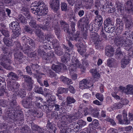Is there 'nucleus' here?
<instances>
[{
  "instance_id": "obj_20",
  "label": "nucleus",
  "mask_w": 133,
  "mask_h": 133,
  "mask_svg": "<svg viewBox=\"0 0 133 133\" xmlns=\"http://www.w3.org/2000/svg\"><path fill=\"white\" fill-rule=\"evenodd\" d=\"M89 81L87 79H83L79 82V88L82 89L89 88Z\"/></svg>"
},
{
  "instance_id": "obj_23",
  "label": "nucleus",
  "mask_w": 133,
  "mask_h": 133,
  "mask_svg": "<svg viewBox=\"0 0 133 133\" xmlns=\"http://www.w3.org/2000/svg\"><path fill=\"white\" fill-rule=\"evenodd\" d=\"M86 45L83 44L82 43H80L77 50L81 55H83L86 51Z\"/></svg>"
},
{
  "instance_id": "obj_14",
  "label": "nucleus",
  "mask_w": 133,
  "mask_h": 133,
  "mask_svg": "<svg viewBox=\"0 0 133 133\" xmlns=\"http://www.w3.org/2000/svg\"><path fill=\"white\" fill-rule=\"evenodd\" d=\"M119 88V91L126 94H133V85H132L128 84L126 87L120 86Z\"/></svg>"
},
{
  "instance_id": "obj_57",
  "label": "nucleus",
  "mask_w": 133,
  "mask_h": 133,
  "mask_svg": "<svg viewBox=\"0 0 133 133\" xmlns=\"http://www.w3.org/2000/svg\"><path fill=\"white\" fill-rule=\"evenodd\" d=\"M77 122L78 124L80 125L81 128L82 127H84L86 125V122L82 120L81 119L77 121Z\"/></svg>"
},
{
  "instance_id": "obj_45",
  "label": "nucleus",
  "mask_w": 133,
  "mask_h": 133,
  "mask_svg": "<svg viewBox=\"0 0 133 133\" xmlns=\"http://www.w3.org/2000/svg\"><path fill=\"white\" fill-rule=\"evenodd\" d=\"M115 61L114 59H109L107 61V64L110 67L114 65Z\"/></svg>"
},
{
  "instance_id": "obj_5",
  "label": "nucleus",
  "mask_w": 133,
  "mask_h": 133,
  "mask_svg": "<svg viewBox=\"0 0 133 133\" xmlns=\"http://www.w3.org/2000/svg\"><path fill=\"white\" fill-rule=\"evenodd\" d=\"M22 40L25 44H26L25 46L27 47L26 44L29 43L30 45L28 48H26L25 50H23V51L25 54H26L29 57H34L36 55V53L34 52H31V50H33L35 48V44L34 41L28 37L24 36L22 38Z\"/></svg>"
},
{
  "instance_id": "obj_30",
  "label": "nucleus",
  "mask_w": 133,
  "mask_h": 133,
  "mask_svg": "<svg viewBox=\"0 0 133 133\" xmlns=\"http://www.w3.org/2000/svg\"><path fill=\"white\" fill-rule=\"evenodd\" d=\"M39 74V75L37 76V75H36V74H34V77L36 78L37 82L40 84L41 86H42L43 85V83L41 81V79L42 77V76H41L42 75H44V74L41 73L39 72L38 74Z\"/></svg>"
},
{
  "instance_id": "obj_10",
  "label": "nucleus",
  "mask_w": 133,
  "mask_h": 133,
  "mask_svg": "<svg viewBox=\"0 0 133 133\" xmlns=\"http://www.w3.org/2000/svg\"><path fill=\"white\" fill-rule=\"evenodd\" d=\"M38 53V54L41 56L43 54V59L46 60L47 62L48 63L52 62V61H55L56 59L53 51H52L47 53L42 51L40 52L39 50Z\"/></svg>"
},
{
  "instance_id": "obj_60",
  "label": "nucleus",
  "mask_w": 133,
  "mask_h": 133,
  "mask_svg": "<svg viewBox=\"0 0 133 133\" xmlns=\"http://www.w3.org/2000/svg\"><path fill=\"white\" fill-rule=\"evenodd\" d=\"M104 23L105 25L104 26L109 25L110 24H112L111 23V21L109 18H107L104 21Z\"/></svg>"
},
{
  "instance_id": "obj_38",
  "label": "nucleus",
  "mask_w": 133,
  "mask_h": 133,
  "mask_svg": "<svg viewBox=\"0 0 133 133\" xmlns=\"http://www.w3.org/2000/svg\"><path fill=\"white\" fill-rule=\"evenodd\" d=\"M31 128L32 130L33 131H38L40 132L41 130V129L37 125L35 124L34 123L31 124Z\"/></svg>"
},
{
  "instance_id": "obj_43",
  "label": "nucleus",
  "mask_w": 133,
  "mask_h": 133,
  "mask_svg": "<svg viewBox=\"0 0 133 133\" xmlns=\"http://www.w3.org/2000/svg\"><path fill=\"white\" fill-rule=\"evenodd\" d=\"M49 72L47 73V75L50 77H54L55 79H57L58 78V77L56 76V75L55 73L52 71L51 70H48Z\"/></svg>"
},
{
  "instance_id": "obj_61",
  "label": "nucleus",
  "mask_w": 133,
  "mask_h": 133,
  "mask_svg": "<svg viewBox=\"0 0 133 133\" xmlns=\"http://www.w3.org/2000/svg\"><path fill=\"white\" fill-rule=\"evenodd\" d=\"M130 121L127 118H125L122 121L121 123V124L127 125L130 123Z\"/></svg>"
},
{
  "instance_id": "obj_25",
  "label": "nucleus",
  "mask_w": 133,
  "mask_h": 133,
  "mask_svg": "<svg viewBox=\"0 0 133 133\" xmlns=\"http://www.w3.org/2000/svg\"><path fill=\"white\" fill-rule=\"evenodd\" d=\"M104 28L106 31L108 33H112L115 31L114 26L112 24L107 25Z\"/></svg>"
},
{
  "instance_id": "obj_27",
  "label": "nucleus",
  "mask_w": 133,
  "mask_h": 133,
  "mask_svg": "<svg viewBox=\"0 0 133 133\" xmlns=\"http://www.w3.org/2000/svg\"><path fill=\"white\" fill-rule=\"evenodd\" d=\"M60 80L63 83L66 84H72V82L71 79L66 77H65L61 76L60 78Z\"/></svg>"
},
{
  "instance_id": "obj_64",
  "label": "nucleus",
  "mask_w": 133,
  "mask_h": 133,
  "mask_svg": "<svg viewBox=\"0 0 133 133\" xmlns=\"http://www.w3.org/2000/svg\"><path fill=\"white\" fill-rule=\"evenodd\" d=\"M107 133H117L116 129L111 128L108 131Z\"/></svg>"
},
{
  "instance_id": "obj_62",
  "label": "nucleus",
  "mask_w": 133,
  "mask_h": 133,
  "mask_svg": "<svg viewBox=\"0 0 133 133\" xmlns=\"http://www.w3.org/2000/svg\"><path fill=\"white\" fill-rule=\"evenodd\" d=\"M2 33L4 36H5V37H8L9 36V32L6 30H2Z\"/></svg>"
},
{
  "instance_id": "obj_40",
  "label": "nucleus",
  "mask_w": 133,
  "mask_h": 133,
  "mask_svg": "<svg viewBox=\"0 0 133 133\" xmlns=\"http://www.w3.org/2000/svg\"><path fill=\"white\" fill-rule=\"evenodd\" d=\"M68 91V90L67 88H59L57 90V93L59 94H62L63 93H67Z\"/></svg>"
},
{
  "instance_id": "obj_39",
  "label": "nucleus",
  "mask_w": 133,
  "mask_h": 133,
  "mask_svg": "<svg viewBox=\"0 0 133 133\" xmlns=\"http://www.w3.org/2000/svg\"><path fill=\"white\" fill-rule=\"evenodd\" d=\"M88 133H97V131L96 130V128L95 126L89 127L87 129Z\"/></svg>"
},
{
  "instance_id": "obj_48",
  "label": "nucleus",
  "mask_w": 133,
  "mask_h": 133,
  "mask_svg": "<svg viewBox=\"0 0 133 133\" xmlns=\"http://www.w3.org/2000/svg\"><path fill=\"white\" fill-rule=\"evenodd\" d=\"M36 101L35 102V104L37 107H39L40 105V102L42 101L43 99L39 97H36Z\"/></svg>"
},
{
  "instance_id": "obj_49",
  "label": "nucleus",
  "mask_w": 133,
  "mask_h": 133,
  "mask_svg": "<svg viewBox=\"0 0 133 133\" xmlns=\"http://www.w3.org/2000/svg\"><path fill=\"white\" fill-rule=\"evenodd\" d=\"M7 77L11 78H16L17 77L16 74L12 72H9L7 75Z\"/></svg>"
},
{
  "instance_id": "obj_32",
  "label": "nucleus",
  "mask_w": 133,
  "mask_h": 133,
  "mask_svg": "<svg viewBox=\"0 0 133 133\" xmlns=\"http://www.w3.org/2000/svg\"><path fill=\"white\" fill-rule=\"evenodd\" d=\"M32 112L33 114V115L35 117H36L38 118H39L41 117L42 116V114L37 111L36 109L32 110Z\"/></svg>"
},
{
  "instance_id": "obj_33",
  "label": "nucleus",
  "mask_w": 133,
  "mask_h": 133,
  "mask_svg": "<svg viewBox=\"0 0 133 133\" xmlns=\"http://www.w3.org/2000/svg\"><path fill=\"white\" fill-rule=\"evenodd\" d=\"M66 105L68 106L69 105L75 102L76 100L72 97L68 96L66 98Z\"/></svg>"
},
{
  "instance_id": "obj_12",
  "label": "nucleus",
  "mask_w": 133,
  "mask_h": 133,
  "mask_svg": "<svg viewBox=\"0 0 133 133\" xmlns=\"http://www.w3.org/2000/svg\"><path fill=\"white\" fill-rule=\"evenodd\" d=\"M18 45L16 46L17 48L14 50V56L15 59L18 61L19 63L22 62L26 59V57L23 56L22 54L20 51V44L19 42L17 43Z\"/></svg>"
},
{
  "instance_id": "obj_35",
  "label": "nucleus",
  "mask_w": 133,
  "mask_h": 133,
  "mask_svg": "<svg viewBox=\"0 0 133 133\" xmlns=\"http://www.w3.org/2000/svg\"><path fill=\"white\" fill-rule=\"evenodd\" d=\"M52 69L56 72H59L61 71L62 69L60 65H57L54 64H53L52 66Z\"/></svg>"
},
{
  "instance_id": "obj_47",
  "label": "nucleus",
  "mask_w": 133,
  "mask_h": 133,
  "mask_svg": "<svg viewBox=\"0 0 133 133\" xmlns=\"http://www.w3.org/2000/svg\"><path fill=\"white\" fill-rule=\"evenodd\" d=\"M12 37L14 38H16L18 37L20 35L21 30L19 29L18 30H13L12 31Z\"/></svg>"
},
{
  "instance_id": "obj_15",
  "label": "nucleus",
  "mask_w": 133,
  "mask_h": 133,
  "mask_svg": "<svg viewBox=\"0 0 133 133\" xmlns=\"http://www.w3.org/2000/svg\"><path fill=\"white\" fill-rule=\"evenodd\" d=\"M18 72L19 73L20 75L23 76L24 80L29 84L28 90L30 91L32 88V86L34 83V81L32 80L31 77L28 75H23L22 73L20 70H18Z\"/></svg>"
},
{
  "instance_id": "obj_3",
  "label": "nucleus",
  "mask_w": 133,
  "mask_h": 133,
  "mask_svg": "<svg viewBox=\"0 0 133 133\" xmlns=\"http://www.w3.org/2000/svg\"><path fill=\"white\" fill-rule=\"evenodd\" d=\"M31 11L33 14L38 15H46L48 8L43 1H36L31 4Z\"/></svg>"
},
{
  "instance_id": "obj_16",
  "label": "nucleus",
  "mask_w": 133,
  "mask_h": 133,
  "mask_svg": "<svg viewBox=\"0 0 133 133\" xmlns=\"http://www.w3.org/2000/svg\"><path fill=\"white\" fill-rule=\"evenodd\" d=\"M50 4L51 8L56 12L59 9V2L57 0H51Z\"/></svg>"
},
{
  "instance_id": "obj_13",
  "label": "nucleus",
  "mask_w": 133,
  "mask_h": 133,
  "mask_svg": "<svg viewBox=\"0 0 133 133\" xmlns=\"http://www.w3.org/2000/svg\"><path fill=\"white\" fill-rule=\"evenodd\" d=\"M70 65L68 68L70 74H72V72L75 71L77 68H81L82 67L78 59L74 56L72 57Z\"/></svg>"
},
{
  "instance_id": "obj_42",
  "label": "nucleus",
  "mask_w": 133,
  "mask_h": 133,
  "mask_svg": "<svg viewBox=\"0 0 133 133\" xmlns=\"http://www.w3.org/2000/svg\"><path fill=\"white\" fill-rule=\"evenodd\" d=\"M122 104L120 103H117L114 104L112 106L113 109H116L121 108L123 107Z\"/></svg>"
},
{
  "instance_id": "obj_4",
  "label": "nucleus",
  "mask_w": 133,
  "mask_h": 133,
  "mask_svg": "<svg viewBox=\"0 0 133 133\" xmlns=\"http://www.w3.org/2000/svg\"><path fill=\"white\" fill-rule=\"evenodd\" d=\"M35 34L39 38V41L43 43H45L47 42L46 41L48 42H52V44L54 46H56L58 44V41L55 39H54V35L51 33L48 34L47 35H44L39 29L37 30Z\"/></svg>"
},
{
  "instance_id": "obj_50",
  "label": "nucleus",
  "mask_w": 133,
  "mask_h": 133,
  "mask_svg": "<svg viewBox=\"0 0 133 133\" xmlns=\"http://www.w3.org/2000/svg\"><path fill=\"white\" fill-rule=\"evenodd\" d=\"M29 24L30 26L34 28H36L38 26L36 24V21L34 19L30 21Z\"/></svg>"
},
{
  "instance_id": "obj_24",
  "label": "nucleus",
  "mask_w": 133,
  "mask_h": 133,
  "mask_svg": "<svg viewBox=\"0 0 133 133\" xmlns=\"http://www.w3.org/2000/svg\"><path fill=\"white\" fill-rule=\"evenodd\" d=\"M126 10L129 13L133 14V4L130 1H128Z\"/></svg>"
},
{
  "instance_id": "obj_18",
  "label": "nucleus",
  "mask_w": 133,
  "mask_h": 133,
  "mask_svg": "<svg viewBox=\"0 0 133 133\" xmlns=\"http://www.w3.org/2000/svg\"><path fill=\"white\" fill-rule=\"evenodd\" d=\"M63 47L65 50L66 52L65 53V55L63 56L61 58V60L62 62L65 63L69 61L70 59V56L67 52H69V49L68 47H66L64 45H63Z\"/></svg>"
},
{
  "instance_id": "obj_7",
  "label": "nucleus",
  "mask_w": 133,
  "mask_h": 133,
  "mask_svg": "<svg viewBox=\"0 0 133 133\" xmlns=\"http://www.w3.org/2000/svg\"><path fill=\"white\" fill-rule=\"evenodd\" d=\"M4 51V54H2L1 56L0 60L2 61L0 64L6 69L11 70L12 68L10 65L11 63V60L10 58L8 57L9 53L8 52Z\"/></svg>"
},
{
  "instance_id": "obj_31",
  "label": "nucleus",
  "mask_w": 133,
  "mask_h": 133,
  "mask_svg": "<svg viewBox=\"0 0 133 133\" xmlns=\"http://www.w3.org/2000/svg\"><path fill=\"white\" fill-rule=\"evenodd\" d=\"M21 131L24 133H30L31 132L30 128L26 125L22 127Z\"/></svg>"
},
{
  "instance_id": "obj_53",
  "label": "nucleus",
  "mask_w": 133,
  "mask_h": 133,
  "mask_svg": "<svg viewBox=\"0 0 133 133\" xmlns=\"http://www.w3.org/2000/svg\"><path fill=\"white\" fill-rule=\"evenodd\" d=\"M99 124L98 121L96 119L94 120L89 125V126L92 127V126H95L97 127L98 126Z\"/></svg>"
},
{
  "instance_id": "obj_19",
  "label": "nucleus",
  "mask_w": 133,
  "mask_h": 133,
  "mask_svg": "<svg viewBox=\"0 0 133 133\" xmlns=\"http://www.w3.org/2000/svg\"><path fill=\"white\" fill-rule=\"evenodd\" d=\"M12 1L10 0H0V6L3 5V3H11ZM4 11L0 6V19L1 20L2 18L5 15Z\"/></svg>"
},
{
  "instance_id": "obj_26",
  "label": "nucleus",
  "mask_w": 133,
  "mask_h": 133,
  "mask_svg": "<svg viewBox=\"0 0 133 133\" xmlns=\"http://www.w3.org/2000/svg\"><path fill=\"white\" fill-rule=\"evenodd\" d=\"M129 59L127 57H124L123 59H122L121 62V67L123 68H125L127 65L129 63Z\"/></svg>"
},
{
  "instance_id": "obj_58",
  "label": "nucleus",
  "mask_w": 133,
  "mask_h": 133,
  "mask_svg": "<svg viewBox=\"0 0 133 133\" xmlns=\"http://www.w3.org/2000/svg\"><path fill=\"white\" fill-rule=\"evenodd\" d=\"M61 9L62 11H66L67 10V5L65 3H61Z\"/></svg>"
},
{
  "instance_id": "obj_41",
  "label": "nucleus",
  "mask_w": 133,
  "mask_h": 133,
  "mask_svg": "<svg viewBox=\"0 0 133 133\" xmlns=\"http://www.w3.org/2000/svg\"><path fill=\"white\" fill-rule=\"evenodd\" d=\"M22 11L24 12H25L26 11V14L25 15V16L28 19H30V21L31 20H32L33 19H34L33 17L30 16L29 12L27 11V9L26 8H23Z\"/></svg>"
},
{
  "instance_id": "obj_17",
  "label": "nucleus",
  "mask_w": 133,
  "mask_h": 133,
  "mask_svg": "<svg viewBox=\"0 0 133 133\" xmlns=\"http://www.w3.org/2000/svg\"><path fill=\"white\" fill-rule=\"evenodd\" d=\"M32 100L31 97H29L26 99H23V107L26 108H29L34 106V102H31Z\"/></svg>"
},
{
  "instance_id": "obj_6",
  "label": "nucleus",
  "mask_w": 133,
  "mask_h": 133,
  "mask_svg": "<svg viewBox=\"0 0 133 133\" xmlns=\"http://www.w3.org/2000/svg\"><path fill=\"white\" fill-rule=\"evenodd\" d=\"M127 37L125 33L122 36H117L115 38V42L119 48L123 45L126 47H130L132 44V42Z\"/></svg>"
},
{
  "instance_id": "obj_46",
  "label": "nucleus",
  "mask_w": 133,
  "mask_h": 133,
  "mask_svg": "<svg viewBox=\"0 0 133 133\" xmlns=\"http://www.w3.org/2000/svg\"><path fill=\"white\" fill-rule=\"evenodd\" d=\"M56 54L58 56H61L63 53L62 50L60 48L58 47L55 49Z\"/></svg>"
},
{
  "instance_id": "obj_51",
  "label": "nucleus",
  "mask_w": 133,
  "mask_h": 133,
  "mask_svg": "<svg viewBox=\"0 0 133 133\" xmlns=\"http://www.w3.org/2000/svg\"><path fill=\"white\" fill-rule=\"evenodd\" d=\"M34 91L35 92L39 94H42L43 93V89L41 87H36L34 88Z\"/></svg>"
},
{
  "instance_id": "obj_11",
  "label": "nucleus",
  "mask_w": 133,
  "mask_h": 133,
  "mask_svg": "<svg viewBox=\"0 0 133 133\" xmlns=\"http://www.w3.org/2000/svg\"><path fill=\"white\" fill-rule=\"evenodd\" d=\"M89 40L91 43L94 42L97 49L101 48V42L99 39V36L97 33L92 32L90 34Z\"/></svg>"
},
{
  "instance_id": "obj_36",
  "label": "nucleus",
  "mask_w": 133,
  "mask_h": 133,
  "mask_svg": "<svg viewBox=\"0 0 133 133\" xmlns=\"http://www.w3.org/2000/svg\"><path fill=\"white\" fill-rule=\"evenodd\" d=\"M52 69L56 72H59L61 71L62 69L60 65H57L54 64H53L52 66Z\"/></svg>"
},
{
  "instance_id": "obj_59",
  "label": "nucleus",
  "mask_w": 133,
  "mask_h": 133,
  "mask_svg": "<svg viewBox=\"0 0 133 133\" xmlns=\"http://www.w3.org/2000/svg\"><path fill=\"white\" fill-rule=\"evenodd\" d=\"M123 27L119 26L117 27L116 31V33L117 35L120 34L123 31Z\"/></svg>"
},
{
  "instance_id": "obj_9",
  "label": "nucleus",
  "mask_w": 133,
  "mask_h": 133,
  "mask_svg": "<svg viewBox=\"0 0 133 133\" xmlns=\"http://www.w3.org/2000/svg\"><path fill=\"white\" fill-rule=\"evenodd\" d=\"M62 26L64 27L63 29L65 32H66L68 34L66 38L67 40H68V39H69L70 40H75L77 42H80L82 39L81 38L79 37V35L76 34V35H73V33H70L69 31V25L68 24H64L62 25Z\"/></svg>"
},
{
  "instance_id": "obj_34",
  "label": "nucleus",
  "mask_w": 133,
  "mask_h": 133,
  "mask_svg": "<svg viewBox=\"0 0 133 133\" xmlns=\"http://www.w3.org/2000/svg\"><path fill=\"white\" fill-rule=\"evenodd\" d=\"M90 72L92 74V75L94 78H99L100 76L99 73L97 72L95 69L91 70Z\"/></svg>"
},
{
  "instance_id": "obj_44",
  "label": "nucleus",
  "mask_w": 133,
  "mask_h": 133,
  "mask_svg": "<svg viewBox=\"0 0 133 133\" xmlns=\"http://www.w3.org/2000/svg\"><path fill=\"white\" fill-rule=\"evenodd\" d=\"M32 69L36 73V74H38L39 72V70H38V68H39V66L37 64H32L31 66Z\"/></svg>"
},
{
  "instance_id": "obj_52",
  "label": "nucleus",
  "mask_w": 133,
  "mask_h": 133,
  "mask_svg": "<svg viewBox=\"0 0 133 133\" xmlns=\"http://www.w3.org/2000/svg\"><path fill=\"white\" fill-rule=\"evenodd\" d=\"M105 120L107 121L110 122L113 126H115L116 125V124L114 120L108 117L107 116Z\"/></svg>"
},
{
  "instance_id": "obj_55",
  "label": "nucleus",
  "mask_w": 133,
  "mask_h": 133,
  "mask_svg": "<svg viewBox=\"0 0 133 133\" xmlns=\"http://www.w3.org/2000/svg\"><path fill=\"white\" fill-rule=\"evenodd\" d=\"M64 124L65 125L64 126L62 125L60 128V133H66L67 132L66 125L67 124Z\"/></svg>"
},
{
  "instance_id": "obj_54",
  "label": "nucleus",
  "mask_w": 133,
  "mask_h": 133,
  "mask_svg": "<svg viewBox=\"0 0 133 133\" xmlns=\"http://www.w3.org/2000/svg\"><path fill=\"white\" fill-rule=\"evenodd\" d=\"M96 97L101 101H102L103 99V95L101 94L97 93L95 95Z\"/></svg>"
},
{
  "instance_id": "obj_63",
  "label": "nucleus",
  "mask_w": 133,
  "mask_h": 133,
  "mask_svg": "<svg viewBox=\"0 0 133 133\" xmlns=\"http://www.w3.org/2000/svg\"><path fill=\"white\" fill-rule=\"evenodd\" d=\"M44 93L46 94L47 96L48 95H50L51 94L52 92L50 90L46 88L44 89Z\"/></svg>"
},
{
  "instance_id": "obj_28",
  "label": "nucleus",
  "mask_w": 133,
  "mask_h": 133,
  "mask_svg": "<svg viewBox=\"0 0 133 133\" xmlns=\"http://www.w3.org/2000/svg\"><path fill=\"white\" fill-rule=\"evenodd\" d=\"M123 55L121 51H120L119 48H117L116 51L115 55V57L118 59H120L123 57Z\"/></svg>"
},
{
  "instance_id": "obj_21",
  "label": "nucleus",
  "mask_w": 133,
  "mask_h": 133,
  "mask_svg": "<svg viewBox=\"0 0 133 133\" xmlns=\"http://www.w3.org/2000/svg\"><path fill=\"white\" fill-rule=\"evenodd\" d=\"M114 49L111 46L107 47L105 50V55L109 57L113 56L114 55Z\"/></svg>"
},
{
  "instance_id": "obj_29",
  "label": "nucleus",
  "mask_w": 133,
  "mask_h": 133,
  "mask_svg": "<svg viewBox=\"0 0 133 133\" xmlns=\"http://www.w3.org/2000/svg\"><path fill=\"white\" fill-rule=\"evenodd\" d=\"M3 41L5 44L8 46H11L13 45V43L12 42L11 39L7 37L4 38L3 39Z\"/></svg>"
},
{
  "instance_id": "obj_8",
  "label": "nucleus",
  "mask_w": 133,
  "mask_h": 133,
  "mask_svg": "<svg viewBox=\"0 0 133 133\" xmlns=\"http://www.w3.org/2000/svg\"><path fill=\"white\" fill-rule=\"evenodd\" d=\"M42 16L40 18H38L37 20L38 21L43 22L44 23V22H45V24L43 26L41 25H39L38 26L40 28H42L43 30H48L51 29V27L50 25L49 20H51L52 18L50 16H48L46 15H41Z\"/></svg>"
},
{
  "instance_id": "obj_37",
  "label": "nucleus",
  "mask_w": 133,
  "mask_h": 133,
  "mask_svg": "<svg viewBox=\"0 0 133 133\" xmlns=\"http://www.w3.org/2000/svg\"><path fill=\"white\" fill-rule=\"evenodd\" d=\"M17 20L19 22H21L23 23H25L26 20L24 17L22 15H19L16 18Z\"/></svg>"
},
{
  "instance_id": "obj_56",
  "label": "nucleus",
  "mask_w": 133,
  "mask_h": 133,
  "mask_svg": "<svg viewBox=\"0 0 133 133\" xmlns=\"http://www.w3.org/2000/svg\"><path fill=\"white\" fill-rule=\"evenodd\" d=\"M92 110V109L91 108H85L84 110V115L86 116L88 114L91 113V110Z\"/></svg>"
},
{
  "instance_id": "obj_2",
  "label": "nucleus",
  "mask_w": 133,
  "mask_h": 133,
  "mask_svg": "<svg viewBox=\"0 0 133 133\" xmlns=\"http://www.w3.org/2000/svg\"><path fill=\"white\" fill-rule=\"evenodd\" d=\"M81 116L78 114L77 113L73 114L70 115H68L67 113H63L58 115V113L55 111L52 113L51 118L55 119H58L62 124H66L71 122L75 120L78 118H80Z\"/></svg>"
},
{
  "instance_id": "obj_1",
  "label": "nucleus",
  "mask_w": 133,
  "mask_h": 133,
  "mask_svg": "<svg viewBox=\"0 0 133 133\" xmlns=\"http://www.w3.org/2000/svg\"><path fill=\"white\" fill-rule=\"evenodd\" d=\"M12 86L11 85H8V89L10 91H12L14 92H16L15 96H13L11 98V99L9 102V106H10L12 109H13L14 110H8L5 115L3 116V118L5 120H8L9 121H11L12 120H14L15 118L17 117V116L19 117L18 114L16 115L15 113V109L14 108L16 107V97L15 96L16 94L19 95L22 98L25 96L26 93L24 89L21 90L18 92L17 91L18 90V89L19 86V84L16 82H15L12 83Z\"/></svg>"
},
{
  "instance_id": "obj_22",
  "label": "nucleus",
  "mask_w": 133,
  "mask_h": 133,
  "mask_svg": "<svg viewBox=\"0 0 133 133\" xmlns=\"http://www.w3.org/2000/svg\"><path fill=\"white\" fill-rule=\"evenodd\" d=\"M10 28L12 30H18L20 29L19 25L16 21L12 22L9 25Z\"/></svg>"
}]
</instances>
